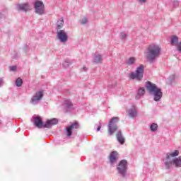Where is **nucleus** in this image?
<instances>
[{
    "label": "nucleus",
    "mask_w": 181,
    "mask_h": 181,
    "mask_svg": "<svg viewBox=\"0 0 181 181\" xmlns=\"http://www.w3.org/2000/svg\"><path fill=\"white\" fill-rule=\"evenodd\" d=\"M146 88L148 93H151L154 95V101H159V100L162 98V91L155 83H153L151 81H147Z\"/></svg>",
    "instance_id": "1"
},
{
    "label": "nucleus",
    "mask_w": 181,
    "mask_h": 181,
    "mask_svg": "<svg viewBox=\"0 0 181 181\" xmlns=\"http://www.w3.org/2000/svg\"><path fill=\"white\" fill-rule=\"evenodd\" d=\"M147 49L146 59L152 63L160 54V47L157 45H151L148 47Z\"/></svg>",
    "instance_id": "2"
},
{
    "label": "nucleus",
    "mask_w": 181,
    "mask_h": 181,
    "mask_svg": "<svg viewBox=\"0 0 181 181\" xmlns=\"http://www.w3.org/2000/svg\"><path fill=\"white\" fill-rule=\"evenodd\" d=\"M118 121H119V117H115L112 118L109 122L107 128V132L109 133V135H112L114 132L118 129V126H117Z\"/></svg>",
    "instance_id": "3"
},
{
    "label": "nucleus",
    "mask_w": 181,
    "mask_h": 181,
    "mask_svg": "<svg viewBox=\"0 0 181 181\" xmlns=\"http://www.w3.org/2000/svg\"><path fill=\"white\" fill-rule=\"evenodd\" d=\"M144 65H140L136 70L135 72H132L129 74L130 78L132 80H138L139 81H141V79L144 78Z\"/></svg>",
    "instance_id": "4"
},
{
    "label": "nucleus",
    "mask_w": 181,
    "mask_h": 181,
    "mask_svg": "<svg viewBox=\"0 0 181 181\" xmlns=\"http://www.w3.org/2000/svg\"><path fill=\"white\" fill-rule=\"evenodd\" d=\"M176 156H179V151L175 150L173 153H168L166 155L167 161L165 162L166 169H170V166L173 165V160H171V158H176Z\"/></svg>",
    "instance_id": "5"
},
{
    "label": "nucleus",
    "mask_w": 181,
    "mask_h": 181,
    "mask_svg": "<svg viewBox=\"0 0 181 181\" xmlns=\"http://www.w3.org/2000/svg\"><path fill=\"white\" fill-rule=\"evenodd\" d=\"M57 37H58L59 40H60L62 43H66L69 39L67 33L64 32V30H57Z\"/></svg>",
    "instance_id": "6"
},
{
    "label": "nucleus",
    "mask_w": 181,
    "mask_h": 181,
    "mask_svg": "<svg viewBox=\"0 0 181 181\" xmlns=\"http://www.w3.org/2000/svg\"><path fill=\"white\" fill-rule=\"evenodd\" d=\"M35 9L36 13H38V15H43L45 13V4H43V2L37 1L35 4Z\"/></svg>",
    "instance_id": "7"
},
{
    "label": "nucleus",
    "mask_w": 181,
    "mask_h": 181,
    "mask_svg": "<svg viewBox=\"0 0 181 181\" xmlns=\"http://www.w3.org/2000/svg\"><path fill=\"white\" fill-rule=\"evenodd\" d=\"M128 166V162L127 160H122L118 166H117V170L119 171V173H124L127 172V167Z\"/></svg>",
    "instance_id": "8"
},
{
    "label": "nucleus",
    "mask_w": 181,
    "mask_h": 181,
    "mask_svg": "<svg viewBox=\"0 0 181 181\" xmlns=\"http://www.w3.org/2000/svg\"><path fill=\"white\" fill-rule=\"evenodd\" d=\"M171 46H176L178 52H181V42H179V37L176 35H173L171 37Z\"/></svg>",
    "instance_id": "9"
},
{
    "label": "nucleus",
    "mask_w": 181,
    "mask_h": 181,
    "mask_svg": "<svg viewBox=\"0 0 181 181\" xmlns=\"http://www.w3.org/2000/svg\"><path fill=\"white\" fill-rule=\"evenodd\" d=\"M42 98H43V92L38 91L35 94L34 96H33L31 99V103L33 104L34 103H36V101H40Z\"/></svg>",
    "instance_id": "10"
},
{
    "label": "nucleus",
    "mask_w": 181,
    "mask_h": 181,
    "mask_svg": "<svg viewBox=\"0 0 181 181\" xmlns=\"http://www.w3.org/2000/svg\"><path fill=\"white\" fill-rule=\"evenodd\" d=\"M78 128V123H74L71 126L66 127V135L67 136H71V134L73 132V129H77Z\"/></svg>",
    "instance_id": "11"
},
{
    "label": "nucleus",
    "mask_w": 181,
    "mask_h": 181,
    "mask_svg": "<svg viewBox=\"0 0 181 181\" xmlns=\"http://www.w3.org/2000/svg\"><path fill=\"white\" fill-rule=\"evenodd\" d=\"M34 124L37 128H45V124L40 117H37L34 119Z\"/></svg>",
    "instance_id": "12"
},
{
    "label": "nucleus",
    "mask_w": 181,
    "mask_h": 181,
    "mask_svg": "<svg viewBox=\"0 0 181 181\" xmlns=\"http://www.w3.org/2000/svg\"><path fill=\"white\" fill-rule=\"evenodd\" d=\"M17 9H18V11H23V12H27V11H29V9H30V7H29V4H18L17 6Z\"/></svg>",
    "instance_id": "13"
},
{
    "label": "nucleus",
    "mask_w": 181,
    "mask_h": 181,
    "mask_svg": "<svg viewBox=\"0 0 181 181\" xmlns=\"http://www.w3.org/2000/svg\"><path fill=\"white\" fill-rule=\"evenodd\" d=\"M118 159V152L112 151L110 155V162L114 163Z\"/></svg>",
    "instance_id": "14"
},
{
    "label": "nucleus",
    "mask_w": 181,
    "mask_h": 181,
    "mask_svg": "<svg viewBox=\"0 0 181 181\" xmlns=\"http://www.w3.org/2000/svg\"><path fill=\"white\" fill-rule=\"evenodd\" d=\"M58 121L56 119H52L51 120H48L46 124H44V128H50L52 125H56Z\"/></svg>",
    "instance_id": "15"
},
{
    "label": "nucleus",
    "mask_w": 181,
    "mask_h": 181,
    "mask_svg": "<svg viewBox=\"0 0 181 181\" xmlns=\"http://www.w3.org/2000/svg\"><path fill=\"white\" fill-rule=\"evenodd\" d=\"M145 94V88H140L136 95V100H139Z\"/></svg>",
    "instance_id": "16"
},
{
    "label": "nucleus",
    "mask_w": 181,
    "mask_h": 181,
    "mask_svg": "<svg viewBox=\"0 0 181 181\" xmlns=\"http://www.w3.org/2000/svg\"><path fill=\"white\" fill-rule=\"evenodd\" d=\"M117 139L118 142H119V144H121L122 145V144H124V142H125V138L122 136V133H121V132L117 134Z\"/></svg>",
    "instance_id": "17"
},
{
    "label": "nucleus",
    "mask_w": 181,
    "mask_h": 181,
    "mask_svg": "<svg viewBox=\"0 0 181 181\" xmlns=\"http://www.w3.org/2000/svg\"><path fill=\"white\" fill-rule=\"evenodd\" d=\"M173 165L177 168H181V156L173 159Z\"/></svg>",
    "instance_id": "18"
},
{
    "label": "nucleus",
    "mask_w": 181,
    "mask_h": 181,
    "mask_svg": "<svg viewBox=\"0 0 181 181\" xmlns=\"http://www.w3.org/2000/svg\"><path fill=\"white\" fill-rule=\"evenodd\" d=\"M127 112L130 118H135L136 117V110L135 109L129 110Z\"/></svg>",
    "instance_id": "19"
},
{
    "label": "nucleus",
    "mask_w": 181,
    "mask_h": 181,
    "mask_svg": "<svg viewBox=\"0 0 181 181\" xmlns=\"http://www.w3.org/2000/svg\"><path fill=\"white\" fill-rule=\"evenodd\" d=\"M64 25V21L63 20V18L59 19L57 23V28L58 30H60V29L63 28Z\"/></svg>",
    "instance_id": "20"
},
{
    "label": "nucleus",
    "mask_w": 181,
    "mask_h": 181,
    "mask_svg": "<svg viewBox=\"0 0 181 181\" xmlns=\"http://www.w3.org/2000/svg\"><path fill=\"white\" fill-rule=\"evenodd\" d=\"M94 62L95 63H96V64H98V63H101V62H103V55H100V54L95 55Z\"/></svg>",
    "instance_id": "21"
},
{
    "label": "nucleus",
    "mask_w": 181,
    "mask_h": 181,
    "mask_svg": "<svg viewBox=\"0 0 181 181\" xmlns=\"http://www.w3.org/2000/svg\"><path fill=\"white\" fill-rule=\"evenodd\" d=\"M22 84H23V81H22V78H18L16 81V86L17 87H21Z\"/></svg>",
    "instance_id": "22"
},
{
    "label": "nucleus",
    "mask_w": 181,
    "mask_h": 181,
    "mask_svg": "<svg viewBox=\"0 0 181 181\" xmlns=\"http://www.w3.org/2000/svg\"><path fill=\"white\" fill-rule=\"evenodd\" d=\"M150 129L153 132H155V131H156V129H158V124L153 123L151 127H150Z\"/></svg>",
    "instance_id": "23"
},
{
    "label": "nucleus",
    "mask_w": 181,
    "mask_h": 181,
    "mask_svg": "<svg viewBox=\"0 0 181 181\" xmlns=\"http://www.w3.org/2000/svg\"><path fill=\"white\" fill-rule=\"evenodd\" d=\"M135 57H132L129 59L128 62H127V64H134V63H135Z\"/></svg>",
    "instance_id": "24"
},
{
    "label": "nucleus",
    "mask_w": 181,
    "mask_h": 181,
    "mask_svg": "<svg viewBox=\"0 0 181 181\" xmlns=\"http://www.w3.org/2000/svg\"><path fill=\"white\" fill-rule=\"evenodd\" d=\"M11 71H16V66H13L10 67Z\"/></svg>",
    "instance_id": "25"
},
{
    "label": "nucleus",
    "mask_w": 181,
    "mask_h": 181,
    "mask_svg": "<svg viewBox=\"0 0 181 181\" xmlns=\"http://www.w3.org/2000/svg\"><path fill=\"white\" fill-rule=\"evenodd\" d=\"M81 23L82 25H86V23H87V18L82 19Z\"/></svg>",
    "instance_id": "26"
},
{
    "label": "nucleus",
    "mask_w": 181,
    "mask_h": 181,
    "mask_svg": "<svg viewBox=\"0 0 181 181\" xmlns=\"http://www.w3.org/2000/svg\"><path fill=\"white\" fill-rule=\"evenodd\" d=\"M139 2H140V4H145L146 3V0H139Z\"/></svg>",
    "instance_id": "27"
},
{
    "label": "nucleus",
    "mask_w": 181,
    "mask_h": 181,
    "mask_svg": "<svg viewBox=\"0 0 181 181\" xmlns=\"http://www.w3.org/2000/svg\"><path fill=\"white\" fill-rule=\"evenodd\" d=\"M122 39H125V37H127V34L125 33L122 34Z\"/></svg>",
    "instance_id": "28"
},
{
    "label": "nucleus",
    "mask_w": 181,
    "mask_h": 181,
    "mask_svg": "<svg viewBox=\"0 0 181 181\" xmlns=\"http://www.w3.org/2000/svg\"><path fill=\"white\" fill-rule=\"evenodd\" d=\"M100 129H101V126L98 127L97 131L98 132V131H100Z\"/></svg>",
    "instance_id": "29"
},
{
    "label": "nucleus",
    "mask_w": 181,
    "mask_h": 181,
    "mask_svg": "<svg viewBox=\"0 0 181 181\" xmlns=\"http://www.w3.org/2000/svg\"><path fill=\"white\" fill-rule=\"evenodd\" d=\"M2 83H4V81L2 79H0V86L1 84H2Z\"/></svg>",
    "instance_id": "30"
},
{
    "label": "nucleus",
    "mask_w": 181,
    "mask_h": 181,
    "mask_svg": "<svg viewBox=\"0 0 181 181\" xmlns=\"http://www.w3.org/2000/svg\"><path fill=\"white\" fill-rule=\"evenodd\" d=\"M2 124V121L0 120V125Z\"/></svg>",
    "instance_id": "31"
},
{
    "label": "nucleus",
    "mask_w": 181,
    "mask_h": 181,
    "mask_svg": "<svg viewBox=\"0 0 181 181\" xmlns=\"http://www.w3.org/2000/svg\"><path fill=\"white\" fill-rule=\"evenodd\" d=\"M69 105H71V103H69Z\"/></svg>",
    "instance_id": "32"
}]
</instances>
